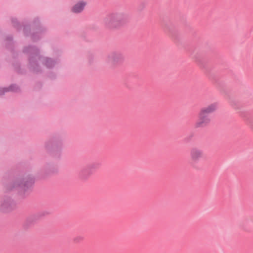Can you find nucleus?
I'll list each match as a JSON object with an SVG mask.
<instances>
[{"label": "nucleus", "mask_w": 253, "mask_h": 253, "mask_svg": "<svg viewBox=\"0 0 253 253\" xmlns=\"http://www.w3.org/2000/svg\"><path fill=\"white\" fill-rule=\"evenodd\" d=\"M128 20L127 15L124 12H113L108 14L103 20V24L108 29L118 30L124 27Z\"/></svg>", "instance_id": "obj_1"}, {"label": "nucleus", "mask_w": 253, "mask_h": 253, "mask_svg": "<svg viewBox=\"0 0 253 253\" xmlns=\"http://www.w3.org/2000/svg\"><path fill=\"white\" fill-rule=\"evenodd\" d=\"M107 62L112 66L120 65L124 60V56L120 52H113L110 53L107 58Z\"/></svg>", "instance_id": "obj_2"}, {"label": "nucleus", "mask_w": 253, "mask_h": 253, "mask_svg": "<svg viewBox=\"0 0 253 253\" xmlns=\"http://www.w3.org/2000/svg\"><path fill=\"white\" fill-rule=\"evenodd\" d=\"M211 121V118L209 115H206L200 111L195 126L196 128L205 127L210 123Z\"/></svg>", "instance_id": "obj_3"}, {"label": "nucleus", "mask_w": 253, "mask_h": 253, "mask_svg": "<svg viewBox=\"0 0 253 253\" xmlns=\"http://www.w3.org/2000/svg\"><path fill=\"white\" fill-rule=\"evenodd\" d=\"M204 157V152L203 150L198 148H193L191 149L190 152V158L191 161L193 163H197L200 159Z\"/></svg>", "instance_id": "obj_4"}, {"label": "nucleus", "mask_w": 253, "mask_h": 253, "mask_svg": "<svg viewBox=\"0 0 253 253\" xmlns=\"http://www.w3.org/2000/svg\"><path fill=\"white\" fill-rule=\"evenodd\" d=\"M218 107L217 103H212L206 107L201 109L200 112L206 115H209V114L212 113L215 111Z\"/></svg>", "instance_id": "obj_5"}, {"label": "nucleus", "mask_w": 253, "mask_h": 253, "mask_svg": "<svg viewBox=\"0 0 253 253\" xmlns=\"http://www.w3.org/2000/svg\"><path fill=\"white\" fill-rule=\"evenodd\" d=\"M86 4L85 0L80 1L73 6L72 11L76 13H80L84 10Z\"/></svg>", "instance_id": "obj_6"}, {"label": "nucleus", "mask_w": 253, "mask_h": 253, "mask_svg": "<svg viewBox=\"0 0 253 253\" xmlns=\"http://www.w3.org/2000/svg\"><path fill=\"white\" fill-rule=\"evenodd\" d=\"M9 205H10L9 203L8 202H6L5 203H4L1 204L0 209L1 210H4L5 208H6Z\"/></svg>", "instance_id": "obj_7"}, {"label": "nucleus", "mask_w": 253, "mask_h": 253, "mask_svg": "<svg viewBox=\"0 0 253 253\" xmlns=\"http://www.w3.org/2000/svg\"><path fill=\"white\" fill-rule=\"evenodd\" d=\"M23 185V184L22 183L21 180H18L15 183V186H22Z\"/></svg>", "instance_id": "obj_8"}]
</instances>
